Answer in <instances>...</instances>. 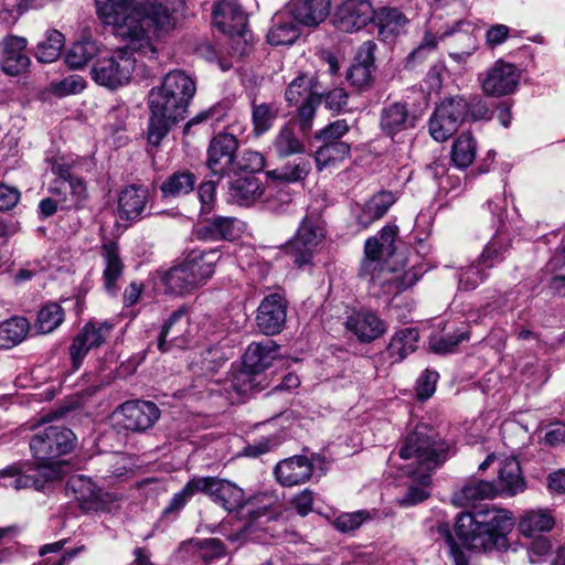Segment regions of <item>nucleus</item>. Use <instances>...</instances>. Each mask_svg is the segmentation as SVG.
<instances>
[{"instance_id":"f257e3e1","label":"nucleus","mask_w":565,"mask_h":565,"mask_svg":"<svg viewBox=\"0 0 565 565\" xmlns=\"http://www.w3.org/2000/svg\"><path fill=\"white\" fill-rule=\"evenodd\" d=\"M96 12L128 47L154 57L158 43L185 11V0H95Z\"/></svg>"},{"instance_id":"f03ea898","label":"nucleus","mask_w":565,"mask_h":565,"mask_svg":"<svg viewBox=\"0 0 565 565\" xmlns=\"http://www.w3.org/2000/svg\"><path fill=\"white\" fill-rule=\"evenodd\" d=\"M195 92L194 79L180 70L167 73L161 82L149 90L148 141L152 146H159L169 130L184 119Z\"/></svg>"},{"instance_id":"7ed1b4c3","label":"nucleus","mask_w":565,"mask_h":565,"mask_svg":"<svg viewBox=\"0 0 565 565\" xmlns=\"http://www.w3.org/2000/svg\"><path fill=\"white\" fill-rule=\"evenodd\" d=\"M447 454V444L426 424L417 425L406 436L398 455L404 460H413L409 475L418 483L409 486L405 495L397 500L401 507L415 505L429 497L430 472L446 461Z\"/></svg>"},{"instance_id":"20e7f679","label":"nucleus","mask_w":565,"mask_h":565,"mask_svg":"<svg viewBox=\"0 0 565 565\" xmlns=\"http://www.w3.org/2000/svg\"><path fill=\"white\" fill-rule=\"evenodd\" d=\"M513 526L512 519L500 511L462 512L457 516L455 531L463 548L489 552L507 547L505 533Z\"/></svg>"},{"instance_id":"39448f33","label":"nucleus","mask_w":565,"mask_h":565,"mask_svg":"<svg viewBox=\"0 0 565 565\" xmlns=\"http://www.w3.org/2000/svg\"><path fill=\"white\" fill-rule=\"evenodd\" d=\"M75 436L66 427L50 425L39 428L30 439V450L49 478L61 479L64 475L65 460L61 457L74 448Z\"/></svg>"},{"instance_id":"423d86ee","label":"nucleus","mask_w":565,"mask_h":565,"mask_svg":"<svg viewBox=\"0 0 565 565\" xmlns=\"http://www.w3.org/2000/svg\"><path fill=\"white\" fill-rule=\"evenodd\" d=\"M218 259L220 253L216 249H193L164 274L163 282L171 294H191L213 276Z\"/></svg>"},{"instance_id":"0eeeda50","label":"nucleus","mask_w":565,"mask_h":565,"mask_svg":"<svg viewBox=\"0 0 565 565\" xmlns=\"http://www.w3.org/2000/svg\"><path fill=\"white\" fill-rule=\"evenodd\" d=\"M132 52L136 51L125 43V46L98 56L90 70L93 81L111 90L127 85L136 64Z\"/></svg>"},{"instance_id":"6e6552de","label":"nucleus","mask_w":565,"mask_h":565,"mask_svg":"<svg viewBox=\"0 0 565 565\" xmlns=\"http://www.w3.org/2000/svg\"><path fill=\"white\" fill-rule=\"evenodd\" d=\"M247 17L236 0H216L213 23L231 41V54L242 57L247 54Z\"/></svg>"},{"instance_id":"1a4fd4ad","label":"nucleus","mask_w":565,"mask_h":565,"mask_svg":"<svg viewBox=\"0 0 565 565\" xmlns=\"http://www.w3.org/2000/svg\"><path fill=\"white\" fill-rule=\"evenodd\" d=\"M278 350L279 347L270 339L250 343L244 354L243 369L235 374L232 387L241 395L250 393L254 390L253 375L265 371L278 356Z\"/></svg>"},{"instance_id":"9d476101","label":"nucleus","mask_w":565,"mask_h":565,"mask_svg":"<svg viewBox=\"0 0 565 565\" xmlns=\"http://www.w3.org/2000/svg\"><path fill=\"white\" fill-rule=\"evenodd\" d=\"M359 275L371 288L379 287L385 295H398L418 280L413 270L390 269L382 265L381 259L367 257L362 260Z\"/></svg>"},{"instance_id":"9b49d317","label":"nucleus","mask_w":565,"mask_h":565,"mask_svg":"<svg viewBox=\"0 0 565 565\" xmlns=\"http://www.w3.org/2000/svg\"><path fill=\"white\" fill-rule=\"evenodd\" d=\"M469 114V104L463 97L445 98L429 120L430 136L439 142L451 137Z\"/></svg>"},{"instance_id":"f8f14e48","label":"nucleus","mask_w":565,"mask_h":565,"mask_svg":"<svg viewBox=\"0 0 565 565\" xmlns=\"http://www.w3.org/2000/svg\"><path fill=\"white\" fill-rule=\"evenodd\" d=\"M376 10L370 0H345L332 17L333 25L343 32H356L375 21Z\"/></svg>"},{"instance_id":"ddd939ff","label":"nucleus","mask_w":565,"mask_h":565,"mask_svg":"<svg viewBox=\"0 0 565 565\" xmlns=\"http://www.w3.org/2000/svg\"><path fill=\"white\" fill-rule=\"evenodd\" d=\"M111 330L113 324L107 321L87 322L70 345V356L73 367L77 370L89 350L105 343Z\"/></svg>"},{"instance_id":"4468645a","label":"nucleus","mask_w":565,"mask_h":565,"mask_svg":"<svg viewBox=\"0 0 565 565\" xmlns=\"http://www.w3.org/2000/svg\"><path fill=\"white\" fill-rule=\"evenodd\" d=\"M237 149L238 140L233 134L224 131L215 135L207 148V168L220 177L232 172Z\"/></svg>"},{"instance_id":"2eb2a0df","label":"nucleus","mask_w":565,"mask_h":565,"mask_svg":"<svg viewBox=\"0 0 565 565\" xmlns=\"http://www.w3.org/2000/svg\"><path fill=\"white\" fill-rule=\"evenodd\" d=\"M322 237L323 228L319 217L306 216L301 222L297 234L289 243V248L295 256L294 262L298 266L308 264Z\"/></svg>"},{"instance_id":"dca6fc26","label":"nucleus","mask_w":565,"mask_h":565,"mask_svg":"<svg viewBox=\"0 0 565 565\" xmlns=\"http://www.w3.org/2000/svg\"><path fill=\"white\" fill-rule=\"evenodd\" d=\"M201 493L222 505L226 511L241 509L245 503V494L235 483L216 477H199Z\"/></svg>"},{"instance_id":"f3484780","label":"nucleus","mask_w":565,"mask_h":565,"mask_svg":"<svg viewBox=\"0 0 565 565\" xmlns=\"http://www.w3.org/2000/svg\"><path fill=\"white\" fill-rule=\"evenodd\" d=\"M115 415L121 416L120 423L124 428L139 431L152 427L158 420L160 412L152 402L129 401L120 405Z\"/></svg>"},{"instance_id":"a211bd4d","label":"nucleus","mask_w":565,"mask_h":565,"mask_svg":"<svg viewBox=\"0 0 565 565\" xmlns=\"http://www.w3.org/2000/svg\"><path fill=\"white\" fill-rule=\"evenodd\" d=\"M26 44L25 38L13 34L0 41V65L6 74L17 76L28 70L30 57L26 53Z\"/></svg>"},{"instance_id":"6ab92c4d","label":"nucleus","mask_w":565,"mask_h":565,"mask_svg":"<svg viewBox=\"0 0 565 565\" xmlns=\"http://www.w3.org/2000/svg\"><path fill=\"white\" fill-rule=\"evenodd\" d=\"M287 317V302L278 294L263 299L257 311V326L265 334H277L282 330Z\"/></svg>"},{"instance_id":"aec40b11","label":"nucleus","mask_w":565,"mask_h":565,"mask_svg":"<svg viewBox=\"0 0 565 565\" xmlns=\"http://www.w3.org/2000/svg\"><path fill=\"white\" fill-rule=\"evenodd\" d=\"M518 82V70L512 64L499 61L487 71L481 85L487 95L503 96L513 93Z\"/></svg>"},{"instance_id":"412c9836","label":"nucleus","mask_w":565,"mask_h":565,"mask_svg":"<svg viewBox=\"0 0 565 565\" xmlns=\"http://www.w3.org/2000/svg\"><path fill=\"white\" fill-rule=\"evenodd\" d=\"M66 492L72 495L85 512L104 508V492L90 478L83 475L72 476L66 483Z\"/></svg>"},{"instance_id":"4be33fe9","label":"nucleus","mask_w":565,"mask_h":565,"mask_svg":"<svg viewBox=\"0 0 565 565\" xmlns=\"http://www.w3.org/2000/svg\"><path fill=\"white\" fill-rule=\"evenodd\" d=\"M245 230V223L236 217L215 216L200 224L195 228V235L203 241H234Z\"/></svg>"},{"instance_id":"5701e85b","label":"nucleus","mask_w":565,"mask_h":565,"mask_svg":"<svg viewBox=\"0 0 565 565\" xmlns=\"http://www.w3.org/2000/svg\"><path fill=\"white\" fill-rule=\"evenodd\" d=\"M0 477L14 478L10 487L15 490L34 488L41 490L45 483L56 480L49 478L36 463L17 462L2 470Z\"/></svg>"},{"instance_id":"b1692460","label":"nucleus","mask_w":565,"mask_h":565,"mask_svg":"<svg viewBox=\"0 0 565 565\" xmlns=\"http://www.w3.org/2000/svg\"><path fill=\"white\" fill-rule=\"evenodd\" d=\"M49 191L60 201L61 210L82 209L88 198L86 184L78 177L66 181H52Z\"/></svg>"},{"instance_id":"393cba45","label":"nucleus","mask_w":565,"mask_h":565,"mask_svg":"<svg viewBox=\"0 0 565 565\" xmlns=\"http://www.w3.org/2000/svg\"><path fill=\"white\" fill-rule=\"evenodd\" d=\"M375 44L371 41L364 42L354 58V62L347 72V81L356 89H363L372 81L374 66Z\"/></svg>"},{"instance_id":"a878e982","label":"nucleus","mask_w":565,"mask_h":565,"mask_svg":"<svg viewBox=\"0 0 565 565\" xmlns=\"http://www.w3.org/2000/svg\"><path fill=\"white\" fill-rule=\"evenodd\" d=\"M288 17L299 24L312 26L324 21L330 11L329 0H291L285 8Z\"/></svg>"},{"instance_id":"bb28decb","label":"nucleus","mask_w":565,"mask_h":565,"mask_svg":"<svg viewBox=\"0 0 565 565\" xmlns=\"http://www.w3.org/2000/svg\"><path fill=\"white\" fill-rule=\"evenodd\" d=\"M313 472V465L305 456H295L281 460L275 468L278 482L285 487H294L307 482Z\"/></svg>"},{"instance_id":"cd10ccee","label":"nucleus","mask_w":565,"mask_h":565,"mask_svg":"<svg viewBox=\"0 0 565 565\" xmlns=\"http://www.w3.org/2000/svg\"><path fill=\"white\" fill-rule=\"evenodd\" d=\"M100 256L104 263V288L109 295L115 296L118 291L117 282L121 278L125 267L118 244L115 242L104 243L100 247Z\"/></svg>"},{"instance_id":"c85d7f7f","label":"nucleus","mask_w":565,"mask_h":565,"mask_svg":"<svg viewBox=\"0 0 565 565\" xmlns=\"http://www.w3.org/2000/svg\"><path fill=\"white\" fill-rule=\"evenodd\" d=\"M345 327L361 342H372L386 331L384 321L373 312L367 311L356 312L349 317Z\"/></svg>"},{"instance_id":"c756f323","label":"nucleus","mask_w":565,"mask_h":565,"mask_svg":"<svg viewBox=\"0 0 565 565\" xmlns=\"http://www.w3.org/2000/svg\"><path fill=\"white\" fill-rule=\"evenodd\" d=\"M148 199L149 191L146 186H127L118 199L120 217L125 220L139 218L146 210Z\"/></svg>"},{"instance_id":"7c9ffc66","label":"nucleus","mask_w":565,"mask_h":565,"mask_svg":"<svg viewBox=\"0 0 565 565\" xmlns=\"http://www.w3.org/2000/svg\"><path fill=\"white\" fill-rule=\"evenodd\" d=\"M297 21L288 17L284 9L273 17V25L267 34V40L271 45H291L299 38L300 31Z\"/></svg>"},{"instance_id":"2f4dec72","label":"nucleus","mask_w":565,"mask_h":565,"mask_svg":"<svg viewBox=\"0 0 565 565\" xmlns=\"http://www.w3.org/2000/svg\"><path fill=\"white\" fill-rule=\"evenodd\" d=\"M264 190L265 188L258 178H239L231 183L228 198L233 203L249 206L263 196Z\"/></svg>"},{"instance_id":"473e14b6","label":"nucleus","mask_w":565,"mask_h":565,"mask_svg":"<svg viewBox=\"0 0 565 565\" xmlns=\"http://www.w3.org/2000/svg\"><path fill=\"white\" fill-rule=\"evenodd\" d=\"M498 491L508 495H515L525 489L519 461L513 457L501 460L498 476Z\"/></svg>"},{"instance_id":"72a5a7b5","label":"nucleus","mask_w":565,"mask_h":565,"mask_svg":"<svg viewBox=\"0 0 565 565\" xmlns=\"http://www.w3.org/2000/svg\"><path fill=\"white\" fill-rule=\"evenodd\" d=\"M273 149L279 158L301 154L306 151L305 142L297 136L290 122L281 126L273 140Z\"/></svg>"},{"instance_id":"f704fd0d","label":"nucleus","mask_w":565,"mask_h":565,"mask_svg":"<svg viewBox=\"0 0 565 565\" xmlns=\"http://www.w3.org/2000/svg\"><path fill=\"white\" fill-rule=\"evenodd\" d=\"M395 202L392 192L383 191L373 195L362 207L356 220L360 225L367 227L374 221L383 217Z\"/></svg>"},{"instance_id":"c9c22d12","label":"nucleus","mask_w":565,"mask_h":565,"mask_svg":"<svg viewBox=\"0 0 565 565\" xmlns=\"http://www.w3.org/2000/svg\"><path fill=\"white\" fill-rule=\"evenodd\" d=\"M418 340L419 332L416 328H405L396 331L387 345L390 358L393 362L403 361L416 350Z\"/></svg>"},{"instance_id":"e433bc0d","label":"nucleus","mask_w":565,"mask_h":565,"mask_svg":"<svg viewBox=\"0 0 565 565\" xmlns=\"http://www.w3.org/2000/svg\"><path fill=\"white\" fill-rule=\"evenodd\" d=\"M555 525L554 516L545 510H531L519 521V531L526 537H536L543 532L551 531Z\"/></svg>"},{"instance_id":"4c0bfd02","label":"nucleus","mask_w":565,"mask_h":565,"mask_svg":"<svg viewBox=\"0 0 565 565\" xmlns=\"http://www.w3.org/2000/svg\"><path fill=\"white\" fill-rule=\"evenodd\" d=\"M196 177L189 170L175 171L160 185L164 199H174L186 195L195 188Z\"/></svg>"},{"instance_id":"58836bf2","label":"nucleus","mask_w":565,"mask_h":565,"mask_svg":"<svg viewBox=\"0 0 565 565\" xmlns=\"http://www.w3.org/2000/svg\"><path fill=\"white\" fill-rule=\"evenodd\" d=\"M30 331V323L24 317H12L0 322V350L20 344Z\"/></svg>"},{"instance_id":"ea45409f","label":"nucleus","mask_w":565,"mask_h":565,"mask_svg":"<svg viewBox=\"0 0 565 565\" xmlns=\"http://www.w3.org/2000/svg\"><path fill=\"white\" fill-rule=\"evenodd\" d=\"M413 126L409 111L405 104L393 103L383 108L381 114V127L388 134H395Z\"/></svg>"},{"instance_id":"a19ab883","label":"nucleus","mask_w":565,"mask_h":565,"mask_svg":"<svg viewBox=\"0 0 565 565\" xmlns=\"http://www.w3.org/2000/svg\"><path fill=\"white\" fill-rule=\"evenodd\" d=\"M375 20L379 32L384 38L401 33L409 22L408 18L394 7H382L376 10Z\"/></svg>"},{"instance_id":"79ce46f5","label":"nucleus","mask_w":565,"mask_h":565,"mask_svg":"<svg viewBox=\"0 0 565 565\" xmlns=\"http://www.w3.org/2000/svg\"><path fill=\"white\" fill-rule=\"evenodd\" d=\"M469 29H471L469 23L459 21L452 29L444 32L439 36V40H444L446 36L456 35V41L462 44L460 51L449 53L456 61H463L467 56H470L477 47L476 36Z\"/></svg>"},{"instance_id":"37998d69","label":"nucleus","mask_w":565,"mask_h":565,"mask_svg":"<svg viewBox=\"0 0 565 565\" xmlns=\"http://www.w3.org/2000/svg\"><path fill=\"white\" fill-rule=\"evenodd\" d=\"M311 171V162L308 159H298L294 162H288L285 166L271 170L268 175L273 180L296 183L303 181Z\"/></svg>"},{"instance_id":"c03bdc74","label":"nucleus","mask_w":565,"mask_h":565,"mask_svg":"<svg viewBox=\"0 0 565 565\" xmlns=\"http://www.w3.org/2000/svg\"><path fill=\"white\" fill-rule=\"evenodd\" d=\"M95 41L84 40L74 43L65 55L66 64L72 68H82L98 54Z\"/></svg>"},{"instance_id":"a18cd8bd","label":"nucleus","mask_w":565,"mask_h":565,"mask_svg":"<svg viewBox=\"0 0 565 565\" xmlns=\"http://www.w3.org/2000/svg\"><path fill=\"white\" fill-rule=\"evenodd\" d=\"M510 248V238L501 233L495 234L479 256L480 264L490 269L504 259Z\"/></svg>"},{"instance_id":"49530a36","label":"nucleus","mask_w":565,"mask_h":565,"mask_svg":"<svg viewBox=\"0 0 565 565\" xmlns=\"http://www.w3.org/2000/svg\"><path fill=\"white\" fill-rule=\"evenodd\" d=\"M350 153L347 142H327L316 151V163L319 170L337 164Z\"/></svg>"},{"instance_id":"de8ad7c7","label":"nucleus","mask_w":565,"mask_h":565,"mask_svg":"<svg viewBox=\"0 0 565 565\" xmlns=\"http://www.w3.org/2000/svg\"><path fill=\"white\" fill-rule=\"evenodd\" d=\"M189 324V320L185 317L183 310L174 311L170 318L164 322L160 335L158 338V348L160 351H167L166 342L178 341Z\"/></svg>"},{"instance_id":"09e8293b","label":"nucleus","mask_w":565,"mask_h":565,"mask_svg":"<svg viewBox=\"0 0 565 565\" xmlns=\"http://www.w3.org/2000/svg\"><path fill=\"white\" fill-rule=\"evenodd\" d=\"M64 320L62 307L55 302L47 303L38 313L34 329L38 333L46 334L54 331Z\"/></svg>"},{"instance_id":"8fccbe9b","label":"nucleus","mask_w":565,"mask_h":565,"mask_svg":"<svg viewBox=\"0 0 565 565\" xmlns=\"http://www.w3.org/2000/svg\"><path fill=\"white\" fill-rule=\"evenodd\" d=\"M454 163L461 169L469 167L476 158V141L470 134H461L451 150Z\"/></svg>"},{"instance_id":"3c124183","label":"nucleus","mask_w":565,"mask_h":565,"mask_svg":"<svg viewBox=\"0 0 565 565\" xmlns=\"http://www.w3.org/2000/svg\"><path fill=\"white\" fill-rule=\"evenodd\" d=\"M278 116V107L274 104H256L252 105V121L254 132L256 136H260L267 132L274 125Z\"/></svg>"},{"instance_id":"603ef678","label":"nucleus","mask_w":565,"mask_h":565,"mask_svg":"<svg viewBox=\"0 0 565 565\" xmlns=\"http://www.w3.org/2000/svg\"><path fill=\"white\" fill-rule=\"evenodd\" d=\"M63 45L64 35L57 30L49 31L46 39L36 46V58L41 63H52L61 55Z\"/></svg>"},{"instance_id":"864d4df0","label":"nucleus","mask_w":565,"mask_h":565,"mask_svg":"<svg viewBox=\"0 0 565 565\" xmlns=\"http://www.w3.org/2000/svg\"><path fill=\"white\" fill-rule=\"evenodd\" d=\"M488 277V268H486L480 260L467 267H461L458 274V288L460 290H473L482 284Z\"/></svg>"},{"instance_id":"5fc2aeb1","label":"nucleus","mask_w":565,"mask_h":565,"mask_svg":"<svg viewBox=\"0 0 565 565\" xmlns=\"http://www.w3.org/2000/svg\"><path fill=\"white\" fill-rule=\"evenodd\" d=\"M310 94H318L315 90V78L308 75H299L286 88L285 97L290 105L307 99Z\"/></svg>"},{"instance_id":"6e6d98bb","label":"nucleus","mask_w":565,"mask_h":565,"mask_svg":"<svg viewBox=\"0 0 565 565\" xmlns=\"http://www.w3.org/2000/svg\"><path fill=\"white\" fill-rule=\"evenodd\" d=\"M498 490L493 483L483 480L471 481L461 489V499L465 503L471 504L475 501L490 499Z\"/></svg>"},{"instance_id":"4d7b16f0","label":"nucleus","mask_w":565,"mask_h":565,"mask_svg":"<svg viewBox=\"0 0 565 565\" xmlns=\"http://www.w3.org/2000/svg\"><path fill=\"white\" fill-rule=\"evenodd\" d=\"M265 166V157L255 150H244L235 158L233 172L246 171L250 173L263 170Z\"/></svg>"},{"instance_id":"13d9d810","label":"nucleus","mask_w":565,"mask_h":565,"mask_svg":"<svg viewBox=\"0 0 565 565\" xmlns=\"http://www.w3.org/2000/svg\"><path fill=\"white\" fill-rule=\"evenodd\" d=\"M199 492H201L199 477H193L179 492L172 497L169 505L164 509V513H171L181 510L186 504V502Z\"/></svg>"},{"instance_id":"bf43d9fd","label":"nucleus","mask_w":565,"mask_h":565,"mask_svg":"<svg viewBox=\"0 0 565 565\" xmlns=\"http://www.w3.org/2000/svg\"><path fill=\"white\" fill-rule=\"evenodd\" d=\"M321 102L322 96L320 94H310L298 109L299 127L303 134L311 130L312 120Z\"/></svg>"},{"instance_id":"052dcab7","label":"nucleus","mask_w":565,"mask_h":565,"mask_svg":"<svg viewBox=\"0 0 565 565\" xmlns=\"http://www.w3.org/2000/svg\"><path fill=\"white\" fill-rule=\"evenodd\" d=\"M437 532L448 546L449 554L452 557L455 565H468V558L465 554V551L452 536L449 524L439 523L437 525Z\"/></svg>"},{"instance_id":"680f3d73","label":"nucleus","mask_w":565,"mask_h":565,"mask_svg":"<svg viewBox=\"0 0 565 565\" xmlns=\"http://www.w3.org/2000/svg\"><path fill=\"white\" fill-rule=\"evenodd\" d=\"M369 519L370 513L364 510L342 513L334 520V526L340 532H351L359 529Z\"/></svg>"},{"instance_id":"e2e57ef3","label":"nucleus","mask_w":565,"mask_h":565,"mask_svg":"<svg viewBox=\"0 0 565 565\" xmlns=\"http://www.w3.org/2000/svg\"><path fill=\"white\" fill-rule=\"evenodd\" d=\"M520 377L525 385H536L546 381L544 367L536 360L520 365Z\"/></svg>"},{"instance_id":"0e129e2a","label":"nucleus","mask_w":565,"mask_h":565,"mask_svg":"<svg viewBox=\"0 0 565 565\" xmlns=\"http://www.w3.org/2000/svg\"><path fill=\"white\" fill-rule=\"evenodd\" d=\"M468 340V333L463 330L457 331L455 334H449L438 339L430 340V347L435 352L446 353L450 352L460 342Z\"/></svg>"},{"instance_id":"69168bd1","label":"nucleus","mask_w":565,"mask_h":565,"mask_svg":"<svg viewBox=\"0 0 565 565\" xmlns=\"http://www.w3.org/2000/svg\"><path fill=\"white\" fill-rule=\"evenodd\" d=\"M348 131L349 126L347 121L341 119L329 124L316 135V138L321 140L323 143L340 142L339 139L342 138Z\"/></svg>"},{"instance_id":"338daca9","label":"nucleus","mask_w":565,"mask_h":565,"mask_svg":"<svg viewBox=\"0 0 565 565\" xmlns=\"http://www.w3.org/2000/svg\"><path fill=\"white\" fill-rule=\"evenodd\" d=\"M438 41L439 38L427 32L420 44L409 54L408 64H416L425 60L437 47Z\"/></svg>"},{"instance_id":"774afa93","label":"nucleus","mask_w":565,"mask_h":565,"mask_svg":"<svg viewBox=\"0 0 565 565\" xmlns=\"http://www.w3.org/2000/svg\"><path fill=\"white\" fill-rule=\"evenodd\" d=\"M438 377L437 372L428 370L419 376L416 384V395L419 399H427L433 396Z\"/></svg>"}]
</instances>
